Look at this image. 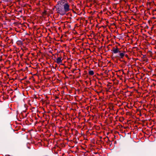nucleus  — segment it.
Returning a JSON list of instances; mask_svg holds the SVG:
<instances>
[{"mask_svg":"<svg viewBox=\"0 0 156 156\" xmlns=\"http://www.w3.org/2000/svg\"><path fill=\"white\" fill-rule=\"evenodd\" d=\"M56 8L57 12L61 15H63L70 10L69 5L67 3L62 2Z\"/></svg>","mask_w":156,"mask_h":156,"instance_id":"1","label":"nucleus"},{"mask_svg":"<svg viewBox=\"0 0 156 156\" xmlns=\"http://www.w3.org/2000/svg\"><path fill=\"white\" fill-rule=\"evenodd\" d=\"M112 51L115 54L120 52L119 50V49L117 48H113L112 49Z\"/></svg>","mask_w":156,"mask_h":156,"instance_id":"2","label":"nucleus"},{"mask_svg":"<svg viewBox=\"0 0 156 156\" xmlns=\"http://www.w3.org/2000/svg\"><path fill=\"white\" fill-rule=\"evenodd\" d=\"M62 62L61 58L60 57L56 59V62L58 64H60Z\"/></svg>","mask_w":156,"mask_h":156,"instance_id":"3","label":"nucleus"},{"mask_svg":"<svg viewBox=\"0 0 156 156\" xmlns=\"http://www.w3.org/2000/svg\"><path fill=\"white\" fill-rule=\"evenodd\" d=\"M125 55L124 53H121L119 54V56L120 58H122Z\"/></svg>","mask_w":156,"mask_h":156,"instance_id":"4","label":"nucleus"},{"mask_svg":"<svg viewBox=\"0 0 156 156\" xmlns=\"http://www.w3.org/2000/svg\"><path fill=\"white\" fill-rule=\"evenodd\" d=\"M89 73L90 75H92L94 74V72L93 71L90 70L89 72Z\"/></svg>","mask_w":156,"mask_h":156,"instance_id":"5","label":"nucleus"},{"mask_svg":"<svg viewBox=\"0 0 156 156\" xmlns=\"http://www.w3.org/2000/svg\"><path fill=\"white\" fill-rule=\"evenodd\" d=\"M126 56L127 57V55H126Z\"/></svg>","mask_w":156,"mask_h":156,"instance_id":"6","label":"nucleus"}]
</instances>
